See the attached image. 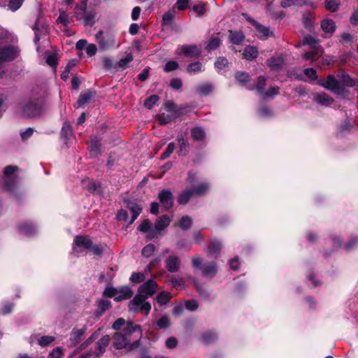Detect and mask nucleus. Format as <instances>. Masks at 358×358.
<instances>
[{
  "mask_svg": "<svg viewBox=\"0 0 358 358\" xmlns=\"http://www.w3.org/2000/svg\"><path fill=\"white\" fill-rule=\"evenodd\" d=\"M142 332L140 326L133 322H127L124 329V334L116 333L113 335V346L117 350L127 348L134 350L140 346V338Z\"/></svg>",
  "mask_w": 358,
  "mask_h": 358,
  "instance_id": "1",
  "label": "nucleus"
},
{
  "mask_svg": "<svg viewBox=\"0 0 358 358\" xmlns=\"http://www.w3.org/2000/svg\"><path fill=\"white\" fill-rule=\"evenodd\" d=\"M157 287L156 282L152 280H149L142 285L139 287V293L129 303V310L134 312L144 313L145 315H148L151 309V305L145 300L155 293Z\"/></svg>",
  "mask_w": 358,
  "mask_h": 358,
  "instance_id": "2",
  "label": "nucleus"
},
{
  "mask_svg": "<svg viewBox=\"0 0 358 358\" xmlns=\"http://www.w3.org/2000/svg\"><path fill=\"white\" fill-rule=\"evenodd\" d=\"M20 108L23 116L35 117L43 113L44 102L42 99L32 98L22 101L20 103Z\"/></svg>",
  "mask_w": 358,
  "mask_h": 358,
  "instance_id": "3",
  "label": "nucleus"
},
{
  "mask_svg": "<svg viewBox=\"0 0 358 358\" xmlns=\"http://www.w3.org/2000/svg\"><path fill=\"white\" fill-rule=\"evenodd\" d=\"M192 266L199 270L204 278H213L217 273V264L215 262L203 263L202 258L196 255L192 259Z\"/></svg>",
  "mask_w": 358,
  "mask_h": 358,
  "instance_id": "4",
  "label": "nucleus"
},
{
  "mask_svg": "<svg viewBox=\"0 0 358 358\" xmlns=\"http://www.w3.org/2000/svg\"><path fill=\"white\" fill-rule=\"evenodd\" d=\"M303 44L309 45L313 48V50L304 54L303 57L306 59L314 60L322 55L323 50L315 38L306 36L303 39Z\"/></svg>",
  "mask_w": 358,
  "mask_h": 358,
  "instance_id": "5",
  "label": "nucleus"
},
{
  "mask_svg": "<svg viewBox=\"0 0 358 358\" xmlns=\"http://www.w3.org/2000/svg\"><path fill=\"white\" fill-rule=\"evenodd\" d=\"M201 53V47L196 44L179 45L176 50L178 55H183L189 58H197Z\"/></svg>",
  "mask_w": 358,
  "mask_h": 358,
  "instance_id": "6",
  "label": "nucleus"
},
{
  "mask_svg": "<svg viewBox=\"0 0 358 358\" xmlns=\"http://www.w3.org/2000/svg\"><path fill=\"white\" fill-rule=\"evenodd\" d=\"M103 32L99 31L96 34V39L99 48L102 50H106L115 45V38L112 36L103 37Z\"/></svg>",
  "mask_w": 358,
  "mask_h": 358,
  "instance_id": "7",
  "label": "nucleus"
},
{
  "mask_svg": "<svg viewBox=\"0 0 358 358\" xmlns=\"http://www.w3.org/2000/svg\"><path fill=\"white\" fill-rule=\"evenodd\" d=\"M73 243L75 245L73 248V251L74 252H78V248L90 250L92 247V241L87 236H77L74 238Z\"/></svg>",
  "mask_w": 358,
  "mask_h": 358,
  "instance_id": "8",
  "label": "nucleus"
},
{
  "mask_svg": "<svg viewBox=\"0 0 358 358\" xmlns=\"http://www.w3.org/2000/svg\"><path fill=\"white\" fill-rule=\"evenodd\" d=\"M158 198L162 206L167 210L170 209L173 203V196L171 191L164 189L159 192Z\"/></svg>",
  "mask_w": 358,
  "mask_h": 358,
  "instance_id": "9",
  "label": "nucleus"
},
{
  "mask_svg": "<svg viewBox=\"0 0 358 358\" xmlns=\"http://www.w3.org/2000/svg\"><path fill=\"white\" fill-rule=\"evenodd\" d=\"M322 86L338 94L343 91L340 81L331 75L328 76L326 80L322 83Z\"/></svg>",
  "mask_w": 358,
  "mask_h": 358,
  "instance_id": "10",
  "label": "nucleus"
},
{
  "mask_svg": "<svg viewBox=\"0 0 358 358\" xmlns=\"http://www.w3.org/2000/svg\"><path fill=\"white\" fill-rule=\"evenodd\" d=\"M166 268L171 273H176L180 270V259L176 255H170L165 261Z\"/></svg>",
  "mask_w": 358,
  "mask_h": 358,
  "instance_id": "11",
  "label": "nucleus"
},
{
  "mask_svg": "<svg viewBox=\"0 0 358 358\" xmlns=\"http://www.w3.org/2000/svg\"><path fill=\"white\" fill-rule=\"evenodd\" d=\"M59 15L57 20V22L62 24L64 27V31L66 32L67 35H71V32H70L69 30L67 29V27L71 20L69 14L62 9L59 10Z\"/></svg>",
  "mask_w": 358,
  "mask_h": 358,
  "instance_id": "12",
  "label": "nucleus"
},
{
  "mask_svg": "<svg viewBox=\"0 0 358 358\" xmlns=\"http://www.w3.org/2000/svg\"><path fill=\"white\" fill-rule=\"evenodd\" d=\"M85 331H86L85 327H84L83 328L80 329L74 328L72 330V332H71V336H70V341L71 343V345H76V344H78L80 342L83 336L85 334Z\"/></svg>",
  "mask_w": 358,
  "mask_h": 358,
  "instance_id": "13",
  "label": "nucleus"
},
{
  "mask_svg": "<svg viewBox=\"0 0 358 358\" xmlns=\"http://www.w3.org/2000/svg\"><path fill=\"white\" fill-rule=\"evenodd\" d=\"M110 342V337L108 335L103 336L97 343L96 355L99 357L106 350V347Z\"/></svg>",
  "mask_w": 358,
  "mask_h": 358,
  "instance_id": "14",
  "label": "nucleus"
},
{
  "mask_svg": "<svg viewBox=\"0 0 358 358\" xmlns=\"http://www.w3.org/2000/svg\"><path fill=\"white\" fill-rule=\"evenodd\" d=\"M266 64L271 70L279 71L284 64V60L282 57H271L266 61Z\"/></svg>",
  "mask_w": 358,
  "mask_h": 358,
  "instance_id": "15",
  "label": "nucleus"
},
{
  "mask_svg": "<svg viewBox=\"0 0 358 358\" xmlns=\"http://www.w3.org/2000/svg\"><path fill=\"white\" fill-rule=\"evenodd\" d=\"M222 249V245L217 240H213L210 241V245L208 247V253L210 256L217 257Z\"/></svg>",
  "mask_w": 358,
  "mask_h": 358,
  "instance_id": "16",
  "label": "nucleus"
},
{
  "mask_svg": "<svg viewBox=\"0 0 358 358\" xmlns=\"http://www.w3.org/2000/svg\"><path fill=\"white\" fill-rule=\"evenodd\" d=\"M214 87L210 83L199 85L196 87V92L202 96H207L213 91Z\"/></svg>",
  "mask_w": 358,
  "mask_h": 358,
  "instance_id": "17",
  "label": "nucleus"
},
{
  "mask_svg": "<svg viewBox=\"0 0 358 358\" xmlns=\"http://www.w3.org/2000/svg\"><path fill=\"white\" fill-rule=\"evenodd\" d=\"M178 142L179 150L178 151L179 155H187L189 152V143L187 138L178 137Z\"/></svg>",
  "mask_w": 358,
  "mask_h": 358,
  "instance_id": "18",
  "label": "nucleus"
},
{
  "mask_svg": "<svg viewBox=\"0 0 358 358\" xmlns=\"http://www.w3.org/2000/svg\"><path fill=\"white\" fill-rule=\"evenodd\" d=\"M127 207L132 214L131 218L129 222V224H131L134 222V220L138 217V216L141 213L142 208L139 205L133 202L129 203Z\"/></svg>",
  "mask_w": 358,
  "mask_h": 358,
  "instance_id": "19",
  "label": "nucleus"
},
{
  "mask_svg": "<svg viewBox=\"0 0 358 358\" xmlns=\"http://www.w3.org/2000/svg\"><path fill=\"white\" fill-rule=\"evenodd\" d=\"M192 138L196 141H202L206 138V133L201 127H195L191 129Z\"/></svg>",
  "mask_w": 358,
  "mask_h": 358,
  "instance_id": "20",
  "label": "nucleus"
},
{
  "mask_svg": "<svg viewBox=\"0 0 358 358\" xmlns=\"http://www.w3.org/2000/svg\"><path fill=\"white\" fill-rule=\"evenodd\" d=\"M87 0H83L76 8L75 17L78 20H82L87 13Z\"/></svg>",
  "mask_w": 358,
  "mask_h": 358,
  "instance_id": "21",
  "label": "nucleus"
},
{
  "mask_svg": "<svg viewBox=\"0 0 358 358\" xmlns=\"http://www.w3.org/2000/svg\"><path fill=\"white\" fill-rule=\"evenodd\" d=\"M171 222V219L168 215H163L160 217L155 222V229L158 231L163 230L166 228Z\"/></svg>",
  "mask_w": 358,
  "mask_h": 358,
  "instance_id": "22",
  "label": "nucleus"
},
{
  "mask_svg": "<svg viewBox=\"0 0 358 358\" xmlns=\"http://www.w3.org/2000/svg\"><path fill=\"white\" fill-rule=\"evenodd\" d=\"M321 28L324 32L332 34L335 31L336 25L333 20L324 19L321 22Z\"/></svg>",
  "mask_w": 358,
  "mask_h": 358,
  "instance_id": "23",
  "label": "nucleus"
},
{
  "mask_svg": "<svg viewBox=\"0 0 358 358\" xmlns=\"http://www.w3.org/2000/svg\"><path fill=\"white\" fill-rule=\"evenodd\" d=\"M221 44V39L219 37V36L217 34V35H214L213 36L206 47V49L208 50V51H211V50H215L216 48H217Z\"/></svg>",
  "mask_w": 358,
  "mask_h": 358,
  "instance_id": "24",
  "label": "nucleus"
},
{
  "mask_svg": "<svg viewBox=\"0 0 358 358\" xmlns=\"http://www.w3.org/2000/svg\"><path fill=\"white\" fill-rule=\"evenodd\" d=\"M315 99L317 103L325 106H330L333 103V99L325 93L318 94Z\"/></svg>",
  "mask_w": 358,
  "mask_h": 358,
  "instance_id": "25",
  "label": "nucleus"
},
{
  "mask_svg": "<svg viewBox=\"0 0 358 358\" xmlns=\"http://www.w3.org/2000/svg\"><path fill=\"white\" fill-rule=\"evenodd\" d=\"M340 83L341 82L344 85L347 87H352L355 85V80L352 79L349 75L344 72H340L338 74Z\"/></svg>",
  "mask_w": 358,
  "mask_h": 358,
  "instance_id": "26",
  "label": "nucleus"
},
{
  "mask_svg": "<svg viewBox=\"0 0 358 358\" xmlns=\"http://www.w3.org/2000/svg\"><path fill=\"white\" fill-rule=\"evenodd\" d=\"M258 51L256 48L253 46H247L243 52V57L246 59L252 60L257 57Z\"/></svg>",
  "mask_w": 358,
  "mask_h": 358,
  "instance_id": "27",
  "label": "nucleus"
},
{
  "mask_svg": "<svg viewBox=\"0 0 358 358\" xmlns=\"http://www.w3.org/2000/svg\"><path fill=\"white\" fill-rule=\"evenodd\" d=\"M244 38L243 34L241 31H229V39L234 44H241L243 41Z\"/></svg>",
  "mask_w": 358,
  "mask_h": 358,
  "instance_id": "28",
  "label": "nucleus"
},
{
  "mask_svg": "<svg viewBox=\"0 0 358 358\" xmlns=\"http://www.w3.org/2000/svg\"><path fill=\"white\" fill-rule=\"evenodd\" d=\"M193 192L190 189H186L180 194L178 198V202L180 204H186L189 199L193 196Z\"/></svg>",
  "mask_w": 358,
  "mask_h": 358,
  "instance_id": "29",
  "label": "nucleus"
},
{
  "mask_svg": "<svg viewBox=\"0 0 358 358\" xmlns=\"http://www.w3.org/2000/svg\"><path fill=\"white\" fill-rule=\"evenodd\" d=\"M209 188L210 186L208 183H202L195 187L192 191L194 195L201 196L205 194Z\"/></svg>",
  "mask_w": 358,
  "mask_h": 358,
  "instance_id": "30",
  "label": "nucleus"
},
{
  "mask_svg": "<svg viewBox=\"0 0 358 358\" xmlns=\"http://www.w3.org/2000/svg\"><path fill=\"white\" fill-rule=\"evenodd\" d=\"M134 59L133 55L131 53L127 55V56L121 59L116 64L117 68L124 70L128 67L129 64Z\"/></svg>",
  "mask_w": 358,
  "mask_h": 358,
  "instance_id": "31",
  "label": "nucleus"
},
{
  "mask_svg": "<svg viewBox=\"0 0 358 358\" xmlns=\"http://www.w3.org/2000/svg\"><path fill=\"white\" fill-rule=\"evenodd\" d=\"M118 294H119V296L120 297V301L127 299H129L130 297H131V296L133 294V292L131 291V289L129 287H123L118 289Z\"/></svg>",
  "mask_w": 358,
  "mask_h": 358,
  "instance_id": "32",
  "label": "nucleus"
},
{
  "mask_svg": "<svg viewBox=\"0 0 358 358\" xmlns=\"http://www.w3.org/2000/svg\"><path fill=\"white\" fill-rule=\"evenodd\" d=\"M192 224V220L189 216H183L178 222V226L182 230H187Z\"/></svg>",
  "mask_w": 358,
  "mask_h": 358,
  "instance_id": "33",
  "label": "nucleus"
},
{
  "mask_svg": "<svg viewBox=\"0 0 358 358\" xmlns=\"http://www.w3.org/2000/svg\"><path fill=\"white\" fill-rule=\"evenodd\" d=\"M20 230L23 234L30 236L35 232V227L31 223H24L20 227Z\"/></svg>",
  "mask_w": 358,
  "mask_h": 358,
  "instance_id": "34",
  "label": "nucleus"
},
{
  "mask_svg": "<svg viewBox=\"0 0 358 358\" xmlns=\"http://www.w3.org/2000/svg\"><path fill=\"white\" fill-rule=\"evenodd\" d=\"M103 294L108 297H114L117 301H120V296L118 294V289L113 287H106L103 292Z\"/></svg>",
  "mask_w": 358,
  "mask_h": 358,
  "instance_id": "35",
  "label": "nucleus"
},
{
  "mask_svg": "<svg viewBox=\"0 0 358 358\" xmlns=\"http://www.w3.org/2000/svg\"><path fill=\"white\" fill-rule=\"evenodd\" d=\"M202 64L199 62L191 63L187 66V71L189 73H196L201 71Z\"/></svg>",
  "mask_w": 358,
  "mask_h": 358,
  "instance_id": "36",
  "label": "nucleus"
},
{
  "mask_svg": "<svg viewBox=\"0 0 358 358\" xmlns=\"http://www.w3.org/2000/svg\"><path fill=\"white\" fill-rule=\"evenodd\" d=\"M92 97L90 92L82 93L77 101V107H82L86 104Z\"/></svg>",
  "mask_w": 358,
  "mask_h": 358,
  "instance_id": "37",
  "label": "nucleus"
},
{
  "mask_svg": "<svg viewBox=\"0 0 358 358\" xmlns=\"http://www.w3.org/2000/svg\"><path fill=\"white\" fill-rule=\"evenodd\" d=\"M237 81L242 85H245L250 80V76L245 72H237L235 75Z\"/></svg>",
  "mask_w": 358,
  "mask_h": 358,
  "instance_id": "38",
  "label": "nucleus"
},
{
  "mask_svg": "<svg viewBox=\"0 0 358 358\" xmlns=\"http://www.w3.org/2000/svg\"><path fill=\"white\" fill-rule=\"evenodd\" d=\"M266 78L264 76H259L255 85V89L260 94H262L264 92V87L266 85Z\"/></svg>",
  "mask_w": 358,
  "mask_h": 358,
  "instance_id": "39",
  "label": "nucleus"
},
{
  "mask_svg": "<svg viewBox=\"0 0 358 358\" xmlns=\"http://www.w3.org/2000/svg\"><path fill=\"white\" fill-rule=\"evenodd\" d=\"M159 98L157 95H151L147 98L144 102V106L148 109H151L159 101Z\"/></svg>",
  "mask_w": 358,
  "mask_h": 358,
  "instance_id": "40",
  "label": "nucleus"
},
{
  "mask_svg": "<svg viewBox=\"0 0 358 358\" xmlns=\"http://www.w3.org/2000/svg\"><path fill=\"white\" fill-rule=\"evenodd\" d=\"M62 137L65 140V143H66V140H67L72 135V129L70 125L67 123H64L61 133Z\"/></svg>",
  "mask_w": 358,
  "mask_h": 358,
  "instance_id": "41",
  "label": "nucleus"
},
{
  "mask_svg": "<svg viewBox=\"0 0 358 358\" xmlns=\"http://www.w3.org/2000/svg\"><path fill=\"white\" fill-rule=\"evenodd\" d=\"M339 3V0H326L325 8L331 12H334L338 9Z\"/></svg>",
  "mask_w": 358,
  "mask_h": 358,
  "instance_id": "42",
  "label": "nucleus"
},
{
  "mask_svg": "<svg viewBox=\"0 0 358 358\" xmlns=\"http://www.w3.org/2000/svg\"><path fill=\"white\" fill-rule=\"evenodd\" d=\"M96 338V336L95 335V334H93L83 344H81L80 347H78L77 349L74 350L73 355L79 353L82 350L85 349L87 346L91 344Z\"/></svg>",
  "mask_w": 358,
  "mask_h": 358,
  "instance_id": "43",
  "label": "nucleus"
},
{
  "mask_svg": "<svg viewBox=\"0 0 358 358\" xmlns=\"http://www.w3.org/2000/svg\"><path fill=\"white\" fill-rule=\"evenodd\" d=\"M110 307V301L101 299L98 302V312L99 314L103 313Z\"/></svg>",
  "mask_w": 358,
  "mask_h": 358,
  "instance_id": "44",
  "label": "nucleus"
},
{
  "mask_svg": "<svg viewBox=\"0 0 358 358\" xmlns=\"http://www.w3.org/2000/svg\"><path fill=\"white\" fill-rule=\"evenodd\" d=\"M176 12L173 10H170L164 14L162 17V22L164 24H170L175 17Z\"/></svg>",
  "mask_w": 358,
  "mask_h": 358,
  "instance_id": "45",
  "label": "nucleus"
},
{
  "mask_svg": "<svg viewBox=\"0 0 358 358\" xmlns=\"http://www.w3.org/2000/svg\"><path fill=\"white\" fill-rule=\"evenodd\" d=\"M280 88L277 86L270 87L266 92L262 94L264 98H272L279 93Z\"/></svg>",
  "mask_w": 358,
  "mask_h": 358,
  "instance_id": "46",
  "label": "nucleus"
},
{
  "mask_svg": "<svg viewBox=\"0 0 358 358\" xmlns=\"http://www.w3.org/2000/svg\"><path fill=\"white\" fill-rule=\"evenodd\" d=\"M171 298V294L168 292H162L157 297V302L161 305L167 303Z\"/></svg>",
  "mask_w": 358,
  "mask_h": 358,
  "instance_id": "47",
  "label": "nucleus"
},
{
  "mask_svg": "<svg viewBox=\"0 0 358 358\" xmlns=\"http://www.w3.org/2000/svg\"><path fill=\"white\" fill-rule=\"evenodd\" d=\"M175 148H176V146H175L174 143H173V142L169 143L166 148V150L161 155L160 159L162 160H164V159H166L168 157H169L170 155L173 152Z\"/></svg>",
  "mask_w": 358,
  "mask_h": 358,
  "instance_id": "48",
  "label": "nucleus"
},
{
  "mask_svg": "<svg viewBox=\"0 0 358 358\" xmlns=\"http://www.w3.org/2000/svg\"><path fill=\"white\" fill-rule=\"evenodd\" d=\"M217 334L214 332H208L202 335V341L206 344H209L217 339Z\"/></svg>",
  "mask_w": 358,
  "mask_h": 358,
  "instance_id": "49",
  "label": "nucleus"
},
{
  "mask_svg": "<svg viewBox=\"0 0 358 358\" xmlns=\"http://www.w3.org/2000/svg\"><path fill=\"white\" fill-rule=\"evenodd\" d=\"M82 185L84 188H86L90 192H94L96 189V185L92 180H83L82 181Z\"/></svg>",
  "mask_w": 358,
  "mask_h": 358,
  "instance_id": "50",
  "label": "nucleus"
},
{
  "mask_svg": "<svg viewBox=\"0 0 358 358\" xmlns=\"http://www.w3.org/2000/svg\"><path fill=\"white\" fill-rule=\"evenodd\" d=\"M103 68L107 70L117 69L116 65H115L113 63V59L110 57H104L103 58Z\"/></svg>",
  "mask_w": 358,
  "mask_h": 358,
  "instance_id": "51",
  "label": "nucleus"
},
{
  "mask_svg": "<svg viewBox=\"0 0 358 358\" xmlns=\"http://www.w3.org/2000/svg\"><path fill=\"white\" fill-rule=\"evenodd\" d=\"M155 251V246L153 244H148L142 250V255L145 257H150Z\"/></svg>",
  "mask_w": 358,
  "mask_h": 358,
  "instance_id": "52",
  "label": "nucleus"
},
{
  "mask_svg": "<svg viewBox=\"0 0 358 358\" xmlns=\"http://www.w3.org/2000/svg\"><path fill=\"white\" fill-rule=\"evenodd\" d=\"M24 0H10L8 8L12 11L17 10L22 5Z\"/></svg>",
  "mask_w": 358,
  "mask_h": 358,
  "instance_id": "53",
  "label": "nucleus"
},
{
  "mask_svg": "<svg viewBox=\"0 0 358 358\" xmlns=\"http://www.w3.org/2000/svg\"><path fill=\"white\" fill-rule=\"evenodd\" d=\"M55 338L53 336H44L41 337V338L38 340V344L43 347H45L53 342Z\"/></svg>",
  "mask_w": 358,
  "mask_h": 358,
  "instance_id": "54",
  "label": "nucleus"
},
{
  "mask_svg": "<svg viewBox=\"0 0 358 358\" xmlns=\"http://www.w3.org/2000/svg\"><path fill=\"white\" fill-rule=\"evenodd\" d=\"M257 29L260 37L267 38L269 36L270 31L268 27L257 24Z\"/></svg>",
  "mask_w": 358,
  "mask_h": 358,
  "instance_id": "55",
  "label": "nucleus"
},
{
  "mask_svg": "<svg viewBox=\"0 0 358 358\" xmlns=\"http://www.w3.org/2000/svg\"><path fill=\"white\" fill-rule=\"evenodd\" d=\"M95 14L92 12L86 13L82 20H85L86 25H92L94 23Z\"/></svg>",
  "mask_w": 358,
  "mask_h": 358,
  "instance_id": "56",
  "label": "nucleus"
},
{
  "mask_svg": "<svg viewBox=\"0 0 358 358\" xmlns=\"http://www.w3.org/2000/svg\"><path fill=\"white\" fill-rule=\"evenodd\" d=\"M145 275L141 273H133L130 277V280L135 283H138L143 281Z\"/></svg>",
  "mask_w": 358,
  "mask_h": 358,
  "instance_id": "57",
  "label": "nucleus"
},
{
  "mask_svg": "<svg viewBox=\"0 0 358 358\" xmlns=\"http://www.w3.org/2000/svg\"><path fill=\"white\" fill-rule=\"evenodd\" d=\"M101 144L98 139L93 138L91 140L90 143L89 145V148L91 150V152H96L99 150Z\"/></svg>",
  "mask_w": 358,
  "mask_h": 358,
  "instance_id": "58",
  "label": "nucleus"
},
{
  "mask_svg": "<svg viewBox=\"0 0 358 358\" xmlns=\"http://www.w3.org/2000/svg\"><path fill=\"white\" fill-rule=\"evenodd\" d=\"M178 68V64L176 62L169 61L166 64V65L164 68V70L166 72H170V71L177 69Z\"/></svg>",
  "mask_w": 358,
  "mask_h": 358,
  "instance_id": "59",
  "label": "nucleus"
},
{
  "mask_svg": "<svg viewBox=\"0 0 358 358\" xmlns=\"http://www.w3.org/2000/svg\"><path fill=\"white\" fill-rule=\"evenodd\" d=\"M104 246L102 245H93L92 243V247L89 250L95 255H101L103 251Z\"/></svg>",
  "mask_w": 358,
  "mask_h": 358,
  "instance_id": "60",
  "label": "nucleus"
},
{
  "mask_svg": "<svg viewBox=\"0 0 358 358\" xmlns=\"http://www.w3.org/2000/svg\"><path fill=\"white\" fill-rule=\"evenodd\" d=\"M304 74L310 78V80L317 79L316 71L313 68L306 69L304 70Z\"/></svg>",
  "mask_w": 358,
  "mask_h": 358,
  "instance_id": "61",
  "label": "nucleus"
},
{
  "mask_svg": "<svg viewBox=\"0 0 358 358\" xmlns=\"http://www.w3.org/2000/svg\"><path fill=\"white\" fill-rule=\"evenodd\" d=\"M228 64V61L224 57H220L215 63V66L217 69H222Z\"/></svg>",
  "mask_w": 358,
  "mask_h": 358,
  "instance_id": "62",
  "label": "nucleus"
},
{
  "mask_svg": "<svg viewBox=\"0 0 358 358\" xmlns=\"http://www.w3.org/2000/svg\"><path fill=\"white\" fill-rule=\"evenodd\" d=\"M151 227V222L148 220H145L140 224L138 229L142 232H147Z\"/></svg>",
  "mask_w": 358,
  "mask_h": 358,
  "instance_id": "63",
  "label": "nucleus"
},
{
  "mask_svg": "<svg viewBox=\"0 0 358 358\" xmlns=\"http://www.w3.org/2000/svg\"><path fill=\"white\" fill-rule=\"evenodd\" d=\"M62 353H63L62 348L58 347V348L54 349L50 353V358H62Z\"/></svg>",
  "mask_w": 358,
  "mask_h": 358,
  "instance_id": "64",
  "label": "nucleus"
}]
</instances>
